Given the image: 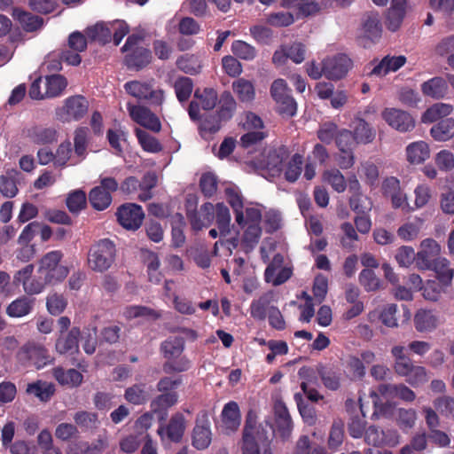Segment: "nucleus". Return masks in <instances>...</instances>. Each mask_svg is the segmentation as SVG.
Wrapping results in <instances>:
<instances>
[{
  "label": "nucleus",
  "instance_id": "7",
  "mask_svg": "<svg viewBox=\"0 0 454 454\" xmlns=\"http://www.w3.org/2000/svg\"><path fill=\"white\" fill-rule=\"evenodd\" d=\"M89 102L82 96L67 98L62 106L56 109L58 120L63 122L79 121L88 112Z\"/></svg>",
  "mask_w": 454,
  "mask_h": 454
},
{
  "label": "nucleus",
  "instance_id": "12",
  "mask_svg": "<svg viewBox=\"0 0 454 454\" xmlns=\"http://www.w3.org/2000/svg\"><path fill=\"white\" fill-rule=\"evenodd\" d=\"M119 223L126 230H137L144 220L145 214L142 207L134 203L121 206L116 213Z\"/></svg>",
  "mask_w": 454,
  "mask_h": 454
},
{
  "label": "nucleus",
  "instance_id": "40",
  "mask_svg": "<svg viewBox=\"0 0 454 454\" xmlns=\"http://www.w3.org/2000/svg\"><path fill=\"white\" fill-rule=\"evenodd\" d=\"M34 305V300L22 296L12 301L6 308L10 317H22L28 315Z\"/></svg>",
  "mask_w": 454,
  "mask_h": 454
},
{
  "label": "nucleus",
  "instance_id": "46",
  "mask_svg": "<svg viewBox=\"0 0 454 454\" xmlns=\"http://www.w3.org/2000/svg\"><path fill=\"white\" fill-rule=\"evenodd\" d=\"M150 396V391L145 384H135L125 391V399L135 405L145 403Z\"/></svg>",
  "mask_w": 454,
  "mask_h": 454
},
{
  "label": "nucleus",
  "instance_id": "49",
  "mask_svg": "<svg viewBox=\"0 0 454 454\" xmlns=\"http://www.w3.org/2000/svg\"><path fill=\"white\" fill-rule=\"evenodd\" d=\"M293 454H326V451L323 446L312 444L308 435H301L295 442Z\"/></svg>",
  "mask_w": 454,
  "mask_h": 454
},
{
  "label": "nucleus",
  "instance_id": "60",
  "mask_svg": "<svg viewBox=\"0 0 454 454\" xmlns=\"http://www.w3.org/2000/svg\"><path fill=\"white\" fill-rule=\"evenodd\" d=\"M231 51L235 56L245 60H253L256 56L255 48L241 40L232 43Z\"/></svg>",
  "mask_w": 454,
  "mask_h": 454
},
{
  "label": "nucleus",
  "instance_id": "45",
  "mask_svg": "<svg viewBox=\"0 0 454 454\" xmlns=\"http://www.w3.org/2000/svg\"><path fill=\"white\" fill-rule=\"evenodd\" d=\"M178 395L176 392L163 393L154 398L151 403V409L153 413L166 414L168 409L177 403Z\"/></svg>",
  "mask_w": 454,
  "mask_h": 454
},
{
  "label": "nucleus",
  "instance_id": "29",
  "mask_svg": "<svg viewBox=\"0 0 454 454\" xmlns=\"http://www.w3.org/2000/svg\"><path fill=\"white\" fill-rule=\"evenodd\" d=\"M26 137L36 145L51 144L57 140V130L50 127L34 126L26 130Z\"/></svg>",
  "mask_w": 454,
  "mask_h": 454
},
{
  "label": "nucleus",
  "instance_id": "63",
  "mask_svg": "<svg viewBox=\"0 0 454 454\" xmlns=\"http://www.w3.org/2000/svg\"><path fill=\"white\" fill-rule=\"evenodd\" d=\"M360 284L367 292L376 291L380 286V280L371 269H364L359 274Z\"/></svg>",
  "mask_w": 454,
  "mask_h": 454
},
{
  "label": "nucleus",
  "instance_id": "31",
  "mask_svg": "<svg viewBox=\"0 0 454 454\" xmlns=\"http://www.w3.org/2000/svg\"><path fill=\"white\" fill-rule=\"evenodd\" d=\"M424 225V220L414 217L399 226L396 231L399 239L404 242H411L417 239Z\"/></svg>",
  "mask_w": 454,
  "mask_h": 454
},
{
  "label": "nucleus",
  "instance_id": "3",
  "mask_svg": "<svg viewBox=\"0 0 454 454\" xmlns=\"http://www.w3.org/2000/svg\"><path fill=\"white\" fill-rule=\"evenodd\" d=\"M116 247L113 241L103 239L93 244L87 257L88 267L96 272H105L114 263Z\"/></svg>",
  "mask_w": 454,
  "mask_h": 454
},
{
  "label": "nucleus",
  "instance_id": "56",
  "mask_svg": "<svg viewBox=\"0 0 454 454\" xmlns=\"http://www.w3.org/2000/svg\"><path fill=\"white\" fill-rule=\"evenodd\" d=\"M90 202L97 210H104L108 207L112 202L111 194L104 191L102 187H95L90 192Z\"/></svg>",
  "mask_w": 454,
  "mask_h": 454
},
{
  "label": "nucleus",
  "instance_id": "59",
  "mask_svg": "<svg viewBox=\"0 0 454 454\" xmlns=\"http://www.w3.org/2000/svg\"><path fill=\"white\" fill-rule=\"evenodd\" d=\"M225 195L227 201L233 209L235 218L237 217L238 213H245L246 207L243 205V197L237 186H227L225 188Z\"/></svg>",
  "mask_w": 454,
  "mask_h": 454
},
{
  "label": "nucleus",
  "instance_id": "8",
  "mask_svg": "<svg viewBox=\"0 0 454 454\" xmlns=\"http://www.w3.org/2000/svg\"><path fill=\"white\" fill-rule=\"evenodd\" d=\"M325 77L330 81H339L344 78L353 67L351 59L344 53L327 56L322 59Z\"/></svg>",
  "mask_w": 454,
  "mask_h": 454
},
{
  "label": "nucleus",
  "instance_id": "5",
  "mask_svg": "<svg viewBox=\"0 0 454 454\" xmlns=\"http://www.w3.org/2000/svg\"><path fill=\"white\" fill-rule=\"evenodd\" d=\"M126 92L139 101H148L154 106H160L164 101V91L155 89L153 80H134L124 84Z\"/></svg>",
  "mask_w": 454,
  "mask_h": 454
},
{
  "label": "nucleus",
  "instance_id": "34",
  "mask_svg": "<svg viewBox=\"0 0 454 454\" xmlns=\"http://www.w3.org/2000/svg\"><path fill=\"white\" fill-rule=\"evenodd\" d=\"M12 17L20 24L22 28L27 32H33L37 29H40L43 25L42 18L35 16L20 8L13 9Z\"/></svg>",
  "mask_w": 454,
  "mask_h": 454
},
{
  "label": "nucleus",
  "instance_id": "39",
  "mask_svg": "<svg viewBox=\"0 0 454 454\" xmlns=\"http://www.w3.org/2000/svg\"><path fill=\"white\" fill-rule=\"evenodd\" d=\"M322 180L338 193H342L347 189V180L338 168L325 169L322 174Z\"/></svg>",
  "mask_w": 454,
  "mask_h": 454
},
{
  "label": "nucleus",
  "instance_id": "10",
  "mask_svg": "<svg viewBox=\"0 0 454 454\" xmlns=\"http://www.w3.org/2000/svg\"><path fill=\"white\" fill-rule=\"evenodd\" d=\"M288 157V151L285 146L267 148L256 161V167L268 170L272 176H278L282 170V163Z\"/></svg>",
  "mask_w": 454,
  "mask_h": 454
},
{
  "label": "nucleus",
  "instance_id": "14",
  "mask_svg": "<svg viewBox=\"0 0 454 454\" xmlns=\"http://www.w3.org/2000/svg\"><path fill=\"white\" fill-rule=\"evenodd\" d=\"M217 101V93L213 89H204L202 90H196L194 93V99L189 106V115L192 120H199L200 118V109L211 110L213 109Z\"/></svg>",
  "mask_w": 454,
  "mask_h": 454
},
{
  "label": "nucleus",
  "instance_id": "25",
  "mask_svg": "<svg viewBox=\"0 0 454 454\" xmlns=\"http://www.w3.org/2000/svg\"><path fill=\"white\" fill-rule=\"evenodd\" d=\"M81 334L80 329L73 327L67 333H59L56 340V351L61 355L73 354L78 351V338Z\"/></svg>",
  "mask_w": 454,
  "mask_h": 454
},
{
  "label": "nucleus",
  "instance_id": "30",
  "mask_svg": "<svg viewBox=\"0 0 454 454\" xmlns=\"http://www.w3.org/2000/svg\"><path fill=\"white\" fill-rule=\"evenodd\" d=\"M396 385L397 384H381L377 390H372L370 393L373 406L381 411L384 405L390 400L396 398Z\"/></svg>",
  "mask_w": 454,
  "mask_h": 454
},
{
  "label": "nucleus",
  "instance_id": "43",
  "mask_svg": "<svg viewBox=\"0 0 454 454\" xmlns=\"http://www.w3.org/2000/svg\"><path fill=\"white\" fill-rule=\"evenodd\" d=\"M232 90L238 98L242 102H251L255 96L254 86L252 82L239 78L232 82Z\"/></svg>",
  "mask_w": 454,
  "mask_h": 454
},
{
  "label": "nucleus",
  "instance_id": "55",
  "mask_svg": "<svg viewBox=\"0 0 454 454\" xmlns=\"http://www.w3.org/2000/svg\"><path fill=\"white\" fill-rule=\"evenodd\" d=\"M28 357L37 368H42L51 362L47 349L41 345H28L27 348Z\"/></svg>",
  "mask_w": 454,
  "mask_h": 454
},
{
  "label": "nucleus",
  "instance_id": "9",
  "mask_svg": "<svg viewBox=\"0 0 454 454\" xmlns=\"http://www.w3.org/2000/svg\"><path fill=\"white\" fill-rule=\"evenodd\" d=\"M270 94L282 114L294 116L296 114V102L291 96L290 89L285 80H275L270 87Z\"/></svg>",
  "mask_w": 454,
  "mask_h": 454
},
{
  "label": "nucleus",
  "instance_id": "47",
  "mask_svg": "<svg viewBox=\"0 0 454 454\" xmlns=\"http://www.w3.org/2000/svg\"><path fill=\"white\" fill-rule=\"evenodd\" d=\"M450 262L443 257H438L433 262L430 270L435 271L439 281L443 286H450L454 275V270L450 268Z\"/></svg>",
  "mask_w": 454,
  "mask_h": 454
},
{
  "label": "nucleus",
  "instance_id": "20",
  "mask_svg": "<svg viewBox=\"0 0 454 454\" xmlns=\"http://www.w3.org/2000/svg\"><path fill=\"white\" fill-rule=\"evenodd\" d=\"M186 427V420L182 413L174 414L168 424L160 426L158 429V434L161 441H170L178 442L181 441Z\"/></svg>",
  "mask_w": 454,
  "mask_h": 454
},
{
  "label": "nucleus",
  "instance_id": "64",
  "mask_svg": "<svg viewBox=\"0 0 454 454\" xmlns=\"http://www.w3.org/2000/svg\"><path fill=\"white\" fill-rule=\"evenodd\" d=\"M429 377L425 367L414 365L406 376V382L411 387H417L427 382Z\"/></svg>",
  "mask_w": 454,
  "mask_h": 454
},
{
  "label": "nucleus",
  "instance_id": "38",
  "mask_svg": "<svg viewBox=\"0 0 454 454\" xmlns=\"http://www.w3.org/2000/svg\"><path fill=\"white\" fill-rule=\"evenodd\" d=\"M201 212L204 215H198L196 212H192L190 209L188 210V217L192 227L196 231L208 226L213 222L214 205L211 203H205L201 207Z\"/></svg>",
  "mask_w": 454,
  "mask_h": 454
},
{
  "label": "nucleus",
  "instance_id": "35",
  "mask_svg": "<svg viewBox=\"0 0 454 454\" xmlns=\"http://www.w3.org/2000/svg\"><path fill=\"white\" fill-rule=\"evenodd\" d=\"M353 134L356 138V144H370L376 136L375 130L363 119H356L353 121Z\"/></svg>",
  "mask_w": 454,
  "mask_h": 454
},
{
  "label": "nucleus",
  "instance_id": "16",
  "mask_svg": "<svg viewBox=\"0 0 454 454\" xmlns=\"http://www.w3.org/2000/svg\"><path fill=\"white\" fill-rule=\"evenodd\" d=\"M298 376L301 380V387L302 392L311 401H317L322 396L319 395L316 387L318 386V380L321 377V367H301L298 372Z\"/></svg>",
  "mask_w": 454,
  "mask_h": 454
},
{
  "label": "nucleus",
  "instance_id": "52",
  "mask_svg": "<svg viewBox=\"0 0 454 454\" xmlns=\"http://www.w3.org/2000/svg\"><path fill=\"white\" fill-rule=\"evenodd\" d=\"M67 85V80L60 74H53L45 78V96L53 98L60 95Z\"/></svg>",
  "mask_w": 454,
  "mask_h": 454
},
{
  "label": "nucleus",
  "instance_id": "37",
  "mask_svg": "<svg viewBox=\"0 0 454 454\" xmlns=\"http://www.w3.org/2000/svg\"><path fill=\"white\" fill-rule=\"evenodd\" d=\"M53 375L56 380L62 386L67 387H75L82 382V375L75 369L64 370L58 367L53 371Z\"/></svg>",
  "mask_w": 454,
  "mask_h": 454
},
{
  "label": "nucleus",
  "instance_id": "11",
  "mask_svg": "<svg viewBox=\"0 0 454 454\" xmlns=\"http://www.w3.org/2000/svg\"><path fill=\"white\" fill-rule=\"evenodd\" d=\"M364 440L373 446L395 447L400 443V434L396 429H381L375 426L369 427L364 432Z\"/></svg>",
  "mask_w": 454,
  "mask_h": 454
},
{
  "label": "nucleus",
  "instance_id": "42",
  "mask_svg": "<svg viewBox=\"0 0 454 454\" xmlns=\"http://www.w3.org/2000/svg\"><path fill=\"white\" fill-rule=\"evenodd\" d=\"M89 129L86 127H80L74 131V154L77 157V160H73L72 165H74L83 160L86 156Z\"/></svg>",
  "mask_w": 454,
  "mask_h": 454
},
{
  "label": "nucleus",
  "instance_id": "13",
  "mask_svg": "<svg viewBox=\"0 0 454 454\" xmlns=\"http://www.w3.org/2000/svg\"><path fill=\"white\" fill-rule=\"evenodd\" d=\"M211 440L209 416L207 411H201L197 415L192 431V445L198 450H205L209 446Z\"/></svg>",
  "mask_w": 454,
  "mask_h": 454
},
{
  "label": "nucleus",
  "instance_id": "36",
  "mask_svg": "<svg viewBox=\"0 0 454 454\" xmlns=\"http://www.w3.org/2000/svg\"><path fill=\"white\" fill-rule=\"evenodd\" d=\"M108 447V437L99 435L93 442H81L72 449L73 454H101Z\"/></svg>",
  "mask_w": 454,
  "mask_h": 454
},
{
  "label": "nucleus",
  "instance_id": "62",
  "mask_svg": "<svg viewBox=\"0 0 454 454\" xmlns=\"http://www.w3.org/2000/svg\"><path fill=\"white\" fill-rule=\"evenodd\" d=\"M349 207L357 214H369L372 208V201L364 194L352 195L349 199Z\"/></svg>",
  "mask_w": 454,
  "mask_h": 454
},
{
  "label": "nucleus",
  "instance_id": "54",
  "mask_svg": "<svg viewBox=\"0 0 454 454\" xmlns=\"http://www.w3.org/2000/svg\"><path fill=\"white\" fill-rule=\"evenodd\" d=\"M216 214V224L221 236H226L230 232L231 215L229 208L223 203L214 206Z\"/></svg>",
  "mask_w": 454,
  "mask_h": 454
},
{
  "label": "nucleus",
  "instance_id": "2",
  "mask_svg": "<svg viewBox=\"0 0 454 454\" xmlns=\"http://www.w3.org/2000/svg\"><path fill=\"white\" fill-rule=\"evenodd\" d=\"M268 431L262 425H256L247 419L243 432V454H271Z\"/></svg>",
  "mask_w": 454,
  "mask_h": 454
},
{
  "label": "nucleus",
  "instance_id": "23",
  "mask_svg": "<svg viewBox=\"0 0 454 454\" xmlns=\"http://www.w3.org/2000/svg\"><path fill=\"white\" fill-rule=\"evenodd\" d=\"M381 26L377 15L368 17L363 23L359 34V43L364 47H370L372 43L381 36Z\"/></svg>",
  "mask_w": 454,
  "mask_h": 454
},
{
  "label": "nucleus",
  "instance_id": "18",
  "mask_svg": "<svg viewBox=\"0 0 454 454\" xmlns=\"http://www.w3.org/2000/svg\"><path fill=\"white\" fill-rule=\"evenodd\" d=\"M440 252L441 247L434 239H423L420 243V249L416 256V266L418 269L422 270L431 269Z\"/></svg>",
  "mask_w": 454,
  "mask_h": 454
},
{
  "label": "nucleus",
  "instance_id": "61",
  "mask_svg": "<svg viewBox=\"0 0 454 454\" xmlns=\"http://www.w3.org/2000/svg\"><path fill=\"white\" fill-rule=\"evenodd\" d=\"M123 316L129 320L134 319V318L154 319L159 317V314L156 311H154L147 307L129 306L124 309Z\"/></svg>",
  "mask_w": 454,
  "mask_h": 454
},
{
  "label": "nucleus",
  "instance_id": "1",
  "mask_svg": "<svg viewBox=\"0 0 454 454\" xmlns=\"http://www.w3.org/2000/svg\"><path fill=\"white\" fill-rule=\"evenodd\" d=\"M262 207L258 204L246 205L245 213H238L235 222L241 230L240 246L246 253L252 251L262 237Z\"/></svg>",
  "mask_w": 454,
  "mask_h": 454
},
{
  "label": "nucleus",
  "instance_id": "57",
  "mask_svg": "<svg viewBox=\"0 0 454 454\" xmlns=\"http://www.w3.org/2000/svg\"><path fill=\"white\" fill-rule=\"evenodd\" d=\"M184 350V340L181 337H169L161 344V351L168 359H174Z\"/></svg>",
  "mask_w": 454,
  "mask_h": 454
},
{
  "label": "nucleus",
  "instance_id": "24",
  "mask_svg": "<svg viewBox=\"0 0 454 454\" xmlns=\"http://www.w3.org/2000/svg\"><path fill=\"white\" fill-rule=\"evenodd\" d=\"M388 0H372L379 6L386 5ZM406 0H392L391 7L387 14V27L395 31L401 25L405 14Z\"/></svg>",
  "mask_w": 454,
  "mask_h": 454
},
{
  "label": "nucleus",
  "instance_id": "44",
  "mask_svg": "<svg viewBox=\"0 0 454 454\" xmlns=\"http://www.w3.org/2000/svg\"><path fill=\"white\" fill-rule=\"evenodd\" d=\"M453 107L450 104L436 103L430 106L422 115L424 123H432L451 114Z\"/></svg>",
  "mask_w": 454,
  "mask_h": 454
},
{
  "label": "nucleus",
  "instance_id": "50",
  "mask_svg": "<svg viewBox=\"0 0 454 454\" xmlns=\"http://www.w3.org/2000/svg\"><path fill=\"white\" fill-rule=\"evenodd\" d=\"M27 392L41 401H48L54 394V385L46 381H36L27 385Z\"/></svg>",
  "mask_w": 454,
  "mask_h": 454
},
{
  "label": "nucleus",
  "instance_id": "41",
  "mask_svg": "<svg viewBox=\"0 0 454 454\" xmlns=\"http://www.w3.org/2000/svg\"><path fill=\"white\" fill-rule=\"evenodd\" d=\"M112 22H98L86 29V35L93 41L106 43L111 41Z\"/></svg>",
  "mask_w": 454,
  "mask_h": 454
},
{
  "label": "nucleus",
  "instance_id": "27",
  "mask_svg": "<svg viewBox=\"0 0 454 454\" xmlns=\"http://www.w3.org/2000/svg\"><path fill=\"white\" fill-rule=\"evenodd\" d=\"M420 89L424 96L434 99H440L447 95L449 86L444 78L435 76L424 82Z\"/></svg>",
  "mask_w": 454,
  "mask_h": 454
},
{
  "label": "nucleus",
  "instance_id": "33",
  "mask_svg": "<svg viewBox=\"0 0 454 454\" xmlns=\"http://www.w3.org/2000/svg\"><path fill=\"white\" fill-rule=\"evenodd\" d=\"M406 158L411 164H421L429 158L430 150L424 141L413 142L406 147Z\"/></svg>",
  "mask_w": 454,
  "mask_h": 454
},
{
  "label": "nucleus",
  "instance_id": "15",
  "mask_svg": "<svg viewBox=\"0 0 454 454\" xmlns=\"http://www.w3.org/2000/svg\"><path fill=\"white\" fill-rule=\"evenodd\" d=\"M381 117L391 128L400 132L410 131L415 127L412 116L398 108H385L381 113Z\"/></svg>",
  "mask_w": 454,
  "mask_h": 454
},
{
  "label": "nucleus",
  "instance_id": "22",
  "mask_svg": "<svg viewBox=\"0 0 454 454\" xmlns=\"http://www.w3.org/2000/svg\"><path fill=\"white\" fill-rule=\"evenodd\" d=\"M406 57L403 55H387L378 63H372V68L369 72L372 76L383 77L390 72H396L406 63Z\"/></svg>",
  "mask_w": 454,
  "mask_h": 454
},
{
  "label": "nucleus",
  "instance_id": "58",
  "mask_svg": "<svg viewBox=\"0 0 454 454\" xmlns=\"http://www.w3.org/2000/svg\"><path fill=\"white\" fill-rule=\"evenodd\" d=\"M136 135L142 148L148 153H156L161 151L162 146L157 138L141 129H136Z\"/></svg>",
  "mask_w": 454,
  "mask_h": 454
},
{
  "label": "nucleus",
  "instance_id": "32",
  "mask_svg": "<svg viewBox=\"0 0 454 454\" xmlns=\"http://www.w3.org/2000/svg\"><path fill=\"white\" fill-rule=\"evenodd\" d=\"M21 175L17 169H10L0 176V192L7 198H13L18 193L17 184Z\"/></svg>",
  "mask_w": 454,
  "mask_h": 454
},
{
  "label": "nucleus",
  "instance_id": "51",
  "mask_svg": "<svg viewBox=\"0 0 454 454\" xmlns=\"http://www.w3.org/2000/svg\"><path fill=\"white\" fill-rule=\"evenodd\" d=\"M396 424L403 431L412 428L417 420V411L414 409L399 408L395 412Z\"/></svg>",
  "mask_w": 454,
  "mask_h": 454
},
{
  "label": "nucleus",
  "instance_id": "28",
  "mask_svg": "<svg viewBox=\"0 0 454 454\" xmlns=\"http://www.w3.org/2000/svg\"><path fill=\"white\" fill-rule=\"evenodd\" d=\"M222 423L224 429L229 432L237 430L240 425L241 415L236 402L227 403L222 411Z\"/></svg>",
  "mask_w": 454,
  "mask_h": 454
},
{
  "label": "nucleus",
  "instance_id": "6",
  "mask_svg": "<svg viewBox=\"0 0 454 454\" xmlns=\"http://www.w3.org/2000/svg\"><path fill=\"white\" fill-rule=\"evenodd\" d=\"M141 41L142 38L139 35H131L121 49L126 53L125 62L129 67L140 69L151 61V52L139 45Z\"/></svg>",
  "mask_w": 454,
  "mask_h": 454
},
{
  "label": "nucleus",
  "instance_id": "19",
  "mask_svg": "<svg viewBox=\"0 0 454 454\" xmlns=\"http://www.w3.org/2000/svg\"><path fill=\"white\" fill-rule=\"evenodd\" d=\"M275 429L277 435L283 440H287L292 434L294 425L289 411L282 401L274 403Z\"/></svg>",
  "mask_w": 454,
  "mask_h": 454
},
{
  "label": "nucleus",
  "instance_id": "26",
  "mask_svg": "<svg viewBox=\"0 0 454 454\" xmlns=\"http://www.w3.org/2000/svg\"><path fill=\"white\" fill-rule=\"evenodd\" d=\"M439 317L431 309H419L414 315V326L419 333H431L437 328Z\"/></svg>",
  "mask_w": 454,
  "mask_h": 454
},
{
  "label": "nucleus",
  "instance_id": "53",
  "mask_svg": "<svg viewBox=\"0 0 454 454\" xmlns=\"http://www.w3.org/2000/svg\"><path fill=\"white\" fill-rule=\"evenodd\" d=\"M271 293L262 295L258 300L253 301L250 306V313L254 318L264 319L269 311V305L272 300Z\"/></svg>",
  "mask_w": 454,
  "mask_h": 454
},
{
  "label": "nucleus",
  "instance_id": "17",
  "mask_svg": "<svg viewBox=\"0 0 454 454\" xmlns=\"http://www.w3.org/2000/svg\"><path fill=\"white\" fill-rule=\"evenodd\" d=\"M127 109L132 120L139 125L154 132L160 130L161 124L159 118L149 108L129 103Z\"/></svg>",
  "mask_w": 454,
  "mask_h": 454
},
{
  "label": "nucleus",
  "instance_id": "4",
  "mask_svg": "<svg viewBox=\"0 0 454 454\" xmlns=\"http://www.w3.org/2000/svg\"><path fill=\"white\" fill-rule=\"evenodd\" d=\"M63 254L60 251H51L40 261L38 274L48 284H55L62 281L68 275L67 267L62 265L60 261Z\"/></svg>",
  "mask_w": 454,
  "mask_h": 454
},
{
  "label": "nucleus",
  "instance_id": "21",
  "mask_svg": "<svg viewBox=\"0 0 454 454\" xmlns=\"http://www.w3.org/2000/svg\"><path fill=\"white\" fill-rule=\"evenodd\" d=\"M284 258L281 254H276L272 262L265 270V280L273 286L285 283L292 275L289 268L283 266Z\"/></svg>",
  "mask_w": 454,
  "mask_h": 454
},
{
  "label": "nucleus",
  "instance_id": "48",
  "mask_svg": "<svg viewBox=\"0 0 454 454\" xmlns=\"http://www.w3.org/2000/svg\"><path fill=\"white\" fill-rule=\"evenodd\" d=\"M430 133L437 141L449 140L454 135V120L447 118L432 127Z\"/></svg>",
  "mask_w": 454,
  "mask_h": 454
}]
</instances>
